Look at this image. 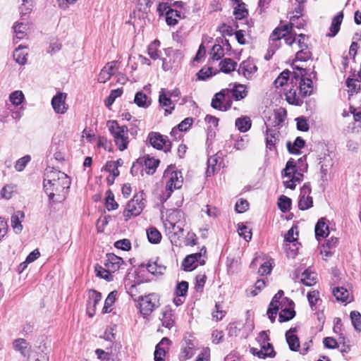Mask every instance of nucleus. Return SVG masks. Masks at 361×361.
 <instances>
[{
  "label": "nucleus",
  "instance_id": "4be33fe9",
  "mask_svg": "<svg viewBox=\"0 0 361 361\" xmlns=\"http://www.w3.org/2000/svg\"><path fill=\"white\" fill-rule=\"evenodd\" d=\"M293 77L295 79L296 82H298V81L299 82V90H300V94L305 97L310 94V93L312 92V80L310 79H307V82H306L305 79L304 78H302V76L300 77L295 73H294Z\"/></svg>",
  "mask_w": 361,
  "mask_h": 361
},
{
  "label": "nucleus",
  "instance_id": "49530a36",
  "mask_svg": "<svg viewBox=\"0 0 361 361\" xmlns=\"http://www.w3.org/2000/svg\"><path fill=\"white\" fill-rule=\"evenodd\" d=\"M161 320L162 325L168 329L173 327L175 323L174 315L171 310L164 312Z\"/></svg>",
  "mask_w": 361,
  "mask_h": 361
},
{
  "label": "nucleus",
  "instance_id": "e433bc0d",
  "mask_svg": "<svg viewBox=\"0 0 361 361\" xmlns=\"http://www.w3.org/2000/svg\"><path fill=\"white\" fill-rule=\"evenodd\" d=\"M169 342L170 341L169 338H163L160 343L157 344L154 351V361H164L166 350L161 347V345H163L164 343L169 344Z\"/></svg>",
  "mask_w": 361,
  "mask_h": 361
},
{
  "label": "nucleus",
  "instance_id": "7c9ffc66",
  "mask_svg": "<svg viewBox=\"0 0 361 361\" xmlns=\"http://www.w3.org/2000/svg\"><path fill=\"white\" fill-rule=\"evenodd\" d=\"M88 296L87 309H92L94 312L97 303L102 300V294L96 290L91 289L89 290Z\"/></svg>",
  "mask_w": 361,
  "mask_h": 361
},
{
  "label": "nucleus",
  "instance_id": "7ed1b4c3",
  "mask_svg": "<svg viewBox=\"0 0 361 361\" xmlns=\"http://www.w3.org/2000/svg\"><path fill=\"white\" fill-rule=\"evenodd\" d=\"M163 180L166 183V190L161 195L160 200L161 202H166L174 190L181 188L183 178L181 172L175 170V168L171 166L164 171Z\"/></svg>",
  "mask_w": 361,
  "mask_h": 361
},
{
  "label": "nucleus",
  "instance_id": "6ab92c4d",
  "mask_svg": "<svg viewBox=\"0 0 361 361\" xmlns=\"http://www.w3.org/2000/svg\"><path fill=\"white\" fill-rule=\"evenodd\" d=\"M260 347L261 348L259 350L255 348H252L250 350L251 353L259 358L275 357L276 353L271 344L260 345Z\"/></svg>",
  "mask_w": 361,
  "mask_h": 361
},
{
  "label": "nucleus",
  "instance_id": "13d9d810",
  "mask_svg": "<svg viewBox=\"0 0 361 361\" xmlns=\"http://www.w3.org/2000/svg\"><path fill=\"white\" fill-rule=\"evenodd\" d=\"M346 86L349 88L348 92L351 94H356L360 90V85L357 79L348 78L346 80Z\"/></svg>",
  "mask_w": 361,
  "mask_h": 361
},
{
  "label": "nucleus",
  "instance_id": "de8ad7c7",
  "mask_svg": "<svg viewBox=\"0 0 361 361\" xmlns=\"http://www.w3.org/2000/svg\"><path fill=\"white\" fill-rule=\"evenodd\" d=\"M302 283L307 286H311L316 283L315 274L310 271L308 269L304 271L302 274Z\"/></svg>",
  "mask_w": 361,
  "mask_h": 361
},
{
  "label": "nucleus",
  "instance_id": "4468645a",
  "mask_svg": "<svg viewBox=\"0 0 361 361\" xmlns=\"http://www.w3.org/2000/svg\"><path fill=\"white\" fill-rule=\"evenodd\" d=\"M293 23L285 24L274 30L269 37V43L277 45L278 42L289 34L292 30Z\"/></svg>",
  "mask_w": 361,
  "mask_h": 361
},
{
  "label": "nucleus",
  "instance_id": "412c9836",
  "mask_svg": "<svg viewBox=\"0 0 361 361\" xmlns=\"http://www.w3.org/2000/svg\"><path fill=\"white\" fill-rule=\"evenodd\" d=\"M338 241L339 240H338V238L331 237L322 245V249L321 250V254L326 257L332 256L335 252V249H336V246L338 244Z\"/></svg>",
  "mask_w": 361,
  "mask_h": 361
},
{
  "label": "nucleus",
  "instance_id": "79ce46f5",
  "mask_svg": "<svg viewBox=\"0 0 361 361\" xmlns=\"http://www.w3.org/2000/svg\"><path fill=\"white\" fill-rule=\"evenodd\" d=\"M147 236L149 242L152 244H157L161 240V233L155 227L147 230Z\"/></svg>",
  "mask_w": 361,
  "mask_h": 361
},
{
  "label": "nucleus",
  "instance_id": "37998d69",
  "mask_svg": "<svg viewBox=\"0 0 361 361\" xmlns=\"http://www.w3.org/2000/svg\"><path fill=\"white\" fill-rule=\"evenodd\" d=\"M27 54L24 51L23 48L20 45L13 51V59L20 65H24L27 62Z\"/></svg>",
  "mask_w": 361,
  "mask_h": 361
},
{
  "label": "nucleus",
  "instance_id": "4d7b16f0",
  "mask_svg": "<svg viewBox=\"0 0 361 361\" xmlns=\"http://www.w3.org/2000/svg\"><path fill=\"white\" fill-rule=\"evenodd\" d=\"M299 245L298 242L286 243L285 250L288 257L294 258L297 255Z\"/></svg>",
  "mask_w": 361,
  "mask_h": 361
},
{
  "label": "nucleus",
  "instance_id": "dca6fc26",
  "mask_svg": "<svg viewBox=\"0 0 361 361\" xmlns=\"http://www.w3.org/2000/svg\"><path fill=\"white\" fill-rule=\"evenodd\" d=\"M257 68L254 61L250 59L243 61L239 66L238 73L247 79L252 78V75L257 71Z\"/></svg>",
  "mask_w": 361,
  "mask_h": 361
},
{
  "label": "nucleus",
  "instance_id": "0e129e2a",
  "mask_svg": "<svg viewBox=\"0 0 361 361\" xmlns=\"http://www.w3.org/2000/svg\"><path fill=\"white\" fill-rule=\"evenodd\" d=\"M233 15L238 20H241L248 15L247 10L245 8V4L242 3L234 8Z\"/></svg>",
  "mask_w": 361,
  "mask_h": 361
},
{
  "label": "nucleus",
  "instance_id": "f03ea898",
  "mask_svg": "<svg viewBox=\"0 0 361 361\" xmlns=\"http://www.w3.org/2000/svg\"><path fill=\"white\" fill-rule=\"evenodd\" d=\"M307 169L306 155L301 157L297 161L290 158L281 171L282 178H287L283 181V185L286 188L295 190L297 184L303 180L304 173L307 171Z\"/></svg>",
  "mask_w": 361,
  "mask_h": 361
},
{
  "label": "nucleus",
  "instance_id": "a19ab883",
  "mask_svg": "<svg viewBox=\"0 0 361 361\" xmlns=\"http://www.w3.org/2000/svg\"><path fill=\"white\" fill-rule=\"evenodd\" d=\"M219 66L222 72L229 73L235 69L237 63L230 58H226L221 61Z\"/></svg>",
  "mask_w": 361,
  "mask_h": 361
},
{
  "label": "nucleus",
  "instance_id": "c756f323",
  "mask_svg": "<svg viewBox=\"0 0 361 361\" xmlns=\"http://www.w3.org/2000/svg\"><path fill=\"white\" fill-rule=\"evenodd\" d=\"M305 145V141L301 137H297L293 144L290 142L286 144L289 153L293 154H300V149L303 148Z\"/></svg>",
  "mask_w": 361,
  "mask_h": 361
},
{
  "label": "nucleus",
  "instance_id": "f704fd0d",
  "mask_svg": "<svg viewBox=\"0 0 361 361\" xmlns=\"http://www.w3.org/2000/svg\"><path fill=\"white\" fill-rule=\"evenodd\" d=\"M219 157L217 154L210 157L207 160V169L206 171L207 176H211L219 169L218 166Z\"/></svg>",
  "mask_w": 361,
  "mask_h": 361
},
{
  "label": "nucleus",
  "instance_id": "c85d7f7f",
  "mask_svg": "<svg viewBox=\"0 0 361 361\" xmlns=\"http://www.w3.org/2000/svg\"><path fill=\"white\" fill-rule=\"evenodd\" d=\"M184 17V15L180 11L171 8L168 11L167 15L165 16L166 23L169 26H175L178 24L179 20Z\"/></svg>",
  "mask_w": 361,
  "mask_h": 361
},
{
  "label": "nucleus",
  "instance_id": "6e6d98bb",
  "mask_svg": "<svg viewBox=\"0 0 361 361\" xmlns=\"http://www.w3.org/2000/svg\"><path fill=\"white\" fill-rule=\"evenodd\" d=\"M238 232L240 237H243L247 242H249L252 238V231L247 226L243 224H239Z\"/></svg>",
  "mask_w": 361,
  "mask_h": 361
},
{
  "label": "nucleus",
  "instance_id": "052dcab7",
  "mask_svg": "<svg viewBox=\"0 0 361 361\" xmlns=\"http://www.w3.org/2000/svg\"><path fill=\"white\" fill-rule=\"evenodd\" d=\"M212 59L214 61L220 60L224 56V50L221 45L214 44L212 49Z\"/></svg>",
  "mask_w": 361,
  "mask_h": 361
},
{
  "label": "nucleus",
  "instance_id": "39448f33",
  "mask_svg": "<svg viewBox=\"0 0 361 361\" xmlns=\"http://www.w3.org/2000/svg\"><path fill=\"white\" fill-rule=\"evenodd\" d=\"M146 200L145 195L143 192H140L135 194L133 199H131L123 212L124 217L126 220L133 216L140 215L144 208L145 207Z\"/></svg>",
  "mask_w": 361,
  "mask_h": 361
},
{
  "label": "nucleus",
  "instance_id": "09e8293b",
  "mask_svg": "<svg viewBox=\"0 0 361 361\" xmlns=\"http://www.w3.org/2000/svg\"><path fill=\"white\" fill-rule=\"evenodd\" d=\"M291 204V199L285 195L280 196L278 200V207L283 213L290 210Z\"/></svg>",
  "mask_w": 361,
  "mask_h": 361
},
{
  "label": "nucleus",
  "instance_id": "9d476101",
  "mask_svg": "<svg viewBox=\"0 0 361 361\" xmlns=\"http://www.w3.org/2000/svg\"><path fill=\"white\" fill-rule=\"evenodd\" d=\"M287 116L286 110L283 108H279L274 111V112L266 119L264 125L266 129H280L285 121Z\"/></svg>",
  "mask_w": 361,
  "mask_h": 361
},
{
  "label": "nucleus",
  "instance_id": "2eb2a0df",
  "mask_svg": "<svg viewBox=\"0 0 361 361\" xmlns=\"http://www.w3.org/2000/svg\"><path fill=\"white\" fill-rule=\"evenodd\" d=\"M118 61H112L106 64V66L101 70L97 80L99 82L104 83L115 73V71L118 70Z\"/></svg>",
  "mask_w": 361,
  "mask_h": 361
},
{
  "label": "nucleus",
  "instance_id": "680f3d73",
  "mask_svg": "<svg viewBox=\"0 0 361 361\" xmlns=\"http://www.w3.org/2000/svg\"><path fill=\"white\" fill-rule=\"evenodd\" d=\"M193 256L188 255L182 262L183 269L187 271H192L197 267V264L194 262Z\"/></svg>",
  "mask_w": 361,
  "mask_h": 361
},
{
  "label": "nucleus",
  "instance_id": "774afa93",
  "mask_svg": "<svg viewBox=\"0 0 361 361\" xmlns=\"http://www.w3.org/2000/svg\"><path fill=\"white\" fill-rule=\"evenodd\" d=\"M312 57V52L310 49H300L295 54V59L300 61H307Z\"/></svg>",
  "mask_w": 361,
  "mask_h": 361
},
{
  "label": "nucleus",
  "instance_id": "c9c22d12",
  "mask_svg": "<svg viewBox=\"0 0 361 361\" xmlns=\"http://www.w3.org/2000/svg\"><path fill=\"white\" fill-rule=\"evenodd\" d=\"M159 161L152 157H147L144 161L143 170L147 174H153L157 166H159Z\"/></svg>",
  "mask_w": 361,
  "mask_h": 361
},
{
  "label": "nucleus",
  "instance_id": "bb28decb",
  "mask_svg": "<svg viewBox=\"0 0 361 361\" xmlns=\"http://www.w3.org/2000/svg\"><path fill=\"white\" fill-rule=\"evenodd\" d=\"M25 214L21 211L16 212L11 217V225L16 233H19L23 230L22 220Z\"/></svg>",
  "mask_w": 361,
  "mask_h": 361
},
{
  "label": "nucleus",
  "instance_id": "5fc2aeb1",
  "mask_svg": "<svg viewBox=\"0 0 361 361\" xmlns=\"http://www.w3.org/2000/svg\"><path fill=\"white\" fill-rule=\"evenodd\" d=\"M32 10V4L22 3L20 6V20L23 21H27L29 15Z\"/></svg>",
  "mask_w": 361,
  "mask_h": 361
},
{
  "label": "nucleus",
  "instance_id": "a211bd4d",
  "mask_svg": "<svg viewBox=\"0 0 361 361\" xmlns=\"http://www.w3.org/2000/svg\"><path fill=\"white\" fill-rule=\"evenodd\" d=\"M159 102L160 106L164 109V114L167 116L171 114L174 110L175 104L173 103L171 98L165 94V89H161L159 95Z\"/></svg>",
  "mask_w": 361,
  "mask_h": 361
},
{
  "label": "nucleus",
  "instance_id": "e2e57ef3",
  "mask_svg": "<svg viewBox=\"0 0 361 361\" xmlns=\"http://www.w3.org/2000/svg\"><path fill=\"white\" fill-rule=\"evenodd\" d=\"M24 94L22 91L16 90L10 94L9 99L11 102L16 106L20 105L24 100Z\"/></svg>",
  "mask_w": 361,
  "mask_h": 361
},
{
  "label": "nucleus",
  "instance_id": "393cba45",
  "mask_svg": "<svg viewBox=\"0 0 361 361\" xmlns=\"http://www.w3.org/2000/svg\"><path fill=\"white\" fill-rule=\"evenodd\" d=\"M13 348L20 352L23 357L29 355L30 345L24 338H17L13 342Z\"/></svg>",
  "mask_w": 361,
  "mask_h": 361
},
{
  "label": "nucleus",
  "instance_id": "f3484780",
  "mask_svg": "<svg viewBox=\"0 0 361 361\" xmlns=\"http://www.w3.org/2000/svg\"><path fill=\"white\" fill-rule=\"evenodd\" d=\"M123 263V259L114 253L106 254L104 266L113 273L118 271Z\"/></svg>",
  "mask_w": 361,
  "mask_h": 361
},
{
  "label": "nucleus",
  "instance_id": "0eeeda50",
  "mask_svg": "<svg viewBox=\"0 0 361 361\" xmlns=\"http://www.w3.org/2000/svg\"><path fill=\"white\" fill-rule=\"evenodd\" d=\"M232 103L230 88H225L214 94L211 106L219 111H226L231 109Z\"/></svg>",
  "mask_w": 361,
  "mask_h": 361
},
{
  "label": "nucleus",
  "instance_id": "423d86ee",
  "mask_svg": "<svg viewBox=\"0 0 361 361\" xmlns=\"http://www.w3.org/2000/svg\"><path fill=\"white\" fill-rule=\"evenodd\" d=\"M184 213L179 209L173 210L169 215L167 222L165 224L166 229L169 230V233H172L175 237H180L183 233V219Z\"/></svg>",
  "mask_w": 361,
  "mask_h": 361
},
{
  "label": "nucleus",
  "instance_id": "473e14b6",
  "mask_svg": "<svg viewBox=\"0 0 361 361\" xmlns=\"http://www.w3.org/2000/svg\"><path fill=\"white\" fill-rule=\"evenodd\" d=\"M29 27L28 21H23L17 23L13 26L16 38L22 39L26 36V31Z\"/></svg>",
  "mask_w": 361,
  "mask_h": 361
},
{
  "label": "nucleus",
  "instance_id": "b1692460",
  "mask_svg": "<svg viewBox=\"0 0 361 361\" xmlns=\"http://www.w3.org/2000/svg\"><path fill=\"white\" fill-rule=\"evenodd\" d=\"M230 91L231 98H233L235 101L241 100L247 95V87L245 85L235 83Z\"/></svg>",
  "mask_w": 361,
  "mask_h": 361
},
{
  "label": "nucleus",
  "instance_id": "f257e3e1",
  "mask_svg": "<svg viewBox=\"0 0 361 361\" xmlns=\"http://www.w3.org/2000/svg\"><path fill=\"white\" fill-rule=\"evenodd\" d=\"M44 176L43 185L49 201L61 202L64 200L71 185L69 177L56 169L47 170Z\"/></svg>",
  "mask_w": 361,
  "mask_h": 361
},
{
  "label": "nucleus",
  "instance_id": "6e6552de",
  "mask_svg": "<svg viewBox=\"0 0 361 361\" xmlns=\"http://www.w3.org/2000/svg\"><path fill=\"white\" fill-rule=\"evenodd\" d=\"M147 141L152 147L158 150H164L165 152L171 151V141L166 136L158 132H150L147 136Z\"/></svg>",
  "mask_w": 361,
  "mask_h": 361
},
{
  "label": "nucleus",
  "instance_id": "603ef678",
  "mask_svg": "<svg viewBox=\"0 0 361 361\" xmlns=\"http://www.w3.org/2000/svg\"><path fill=\"white\" fill-rule=\"evenodd\" d=\"M290 71L285 70L277 77L274 81V85L276 88L283 86L288 81L290 77Z\"/></svg>",
  "mask_w": 361,
  "mask_h": 361
},
{
  "label": "nucleus",
  "instance_id": "aec40b11",
  "mask_svg": "<svg viewBox=\"0 0 361 361\" xmlns=\"http://www.w3.org/2000/svg\"><path fill=\"white\" fill-rule=\"evenodd\" d=\"M296 331L295 328H291L286 332V339L291 351H298L300 348L299 338L294 334Z\"/></svg>",
  "mask_w": 361,
  "mask_h": 361
},
{
  "label": "nucleus",
  "instance_id": "72a5a7b5",
  "mask_svg": "<svg viewBox=\"0 0 361 361\" xmlns=\"http://www.w3.org/2000/svg\"><path fill=\"white\" fill-rule=\"evenodd\" d=\"M192 123H193L192 118L188 117V118H185L176 127H174L172 129V130L171 132V135L175 137L178 131H180V132L187 131L190 128V126L192 125Z\"/></svg>",
  "mask_w": 361,
  "mask_h": 361
},
{
  "label": "nucleus",
  "instance_id": "9b49d317",
  "mask_svg": "<svg viewBox=\"0 0 361 361\" xmlns=\"http://www.w3.org/2000/svg\"><path fill=\"white\" fill-rule=\"evenodd\" d=\"M166 56L162 59V68L165 71H170L179 66L181 61V53L179 50L172 48L166 49Z\"/></svg>",
  "mask_w": 361,
  "mask_h": 361
},
{
  "label": "nucleus",
  "instance_id": "ddd939ff",
  "mask_svg": "<svg viewBox=\"0 0 361 361\" xmlns=\"http://www.w3.org/2000/svg\"><path fill=\"white\" fill-rule=\"evenodd\" d=\"M66 98L67 94L61 92L53 97L51 104L55 113L64 114L67 111L68 106L66 103Z\"/></svg>",
  "mask_w": 361,
  "mask_h": 361
},
{
  "label": "nucleus",
  "instance_id": "58836bf2",
  "mask_svg": "<svg viewBox=\"0 0 361 361\" xmlns=\"http://www.w3.org/2000/svg\"><path fill=\"white\" fill-rule=\"evenodd\" d=\"M195 354L194 345L190 341L188 345L181 348L180 353L179 355V360L180 361H185L191 358Z\"/></svg>",
  "mask_w": 361,
  "mask_h": 361
},
{
  "label": "nucleus",
  "instance_id": "69168bd1",
  "mask_svg": "<svg viewBox=\"0 0 361 361\" xmlns=\"http://www.w3.org/2000/svg\"><path fill=\"white\" fill-rule=\"evenodd\" d=\"M188 290V283L185 281H182L178 283L176 288V295L178 297H185L187 295Z\"/></svg>",
  "mask_w": 361,
  "mask_h": 361
},
{
  "label": "nucleus",
  "instance_id": "864d4df0",
  "mask_svg": "<svg viewBox=\"0 0 361 361\" xmlns=\"http://www.w3.org/2000/svg\"><path fill=\"white\" fill-rule=\"evenodd\" d=\"M106 207L110 210H115L118 208V204L114 200V196L111 190H109L106 192Z\"/></svg>",
  "mask_w": 361,
  "mask_h": 361
},
{
  "label": "nucleus",
  "instance_id": "f8f14e48",
  "mask_svg": "<svg viewBox=\"0 0 361 361\" xmlns=\"http://www.w3.org/2000/svg\"><path fill=\"white\" fill-rule=\"evenodd\" d=\"M283 300H286V305L283 303L280 306L281 310L279 314V321L281 323L288 322L295 316L293 301L289 298H283Z\"/></svg>",
  "mask_w": 361,
  "mask_h": 361
},
{
  "label": "nucleus",
  "instance_id": "cd10ccee",
  "mask_svg": "<svg viewBox=\"0 0 361 361\" xmlns=\"http://www.w3.org/2000/svg\"><path fill=\"white\" fill-rule=\"evenodd\" d=\"M343 18V12L338 13L336 16H335L331 21V25L330 26L329 30L330 32L326 34V36L333 37L337 35L338 31L340 30L341 25Z\"/></svg>",
  "mask_w": 361,
  "mask_h": 361
},
{
  "label": "nucleus",
  "instance_id": "8fccbe9b",
  "mask_svg": "<svg viewBox=\"0 0 361 361\" xmlns=\"http://www.w3.org/2000/svg\"><path fill=\"white\" fill-rule=\"evenodd\" d=\"M147 96L142 92H138L135 94L134 102L139 106L147 108L149 106L150 102H147Z\"/></svg>",
  "mask_w": 361,
  "mask_h": 361
},
{
  "label": "nucleus",
  "instance_id": "3c124183",
  "mask_svg": "<svg viewBox=\"0 0 361 361\" xmlns=\"http://www.w3.org/2000/svg\"><path fill=\"white\" fill-rule=\"evenodd\" d=\"M313 206V199L312 197L299 196L298 208L300 210H307Z\"/></svg>",
  "mask_w": 361,
  "mask_h": 361
},
{
  "label": "nucleus",
  "instance_id": "20e7f679",
  "mask_svg": "<svg viewBox=\"0 0 361 361\" xmlns=\"http://www.w3.org/2000/svg\"><path fill=\"white\" fill-rule=\"evenodd\" d=\"M106 126L117 148L120 151L126 149L129 144L128 127L126 126H120L114 120L108 121Z\"/></svg>",
  "mask_w": 361,
  "mask_h": 361
},
{
  "label": "nucleus",
  "instance_id": "1a4fd4ad",
  "mask_svg": "<svg viewBox=\"0 0 361 361\" xmlns=\"http://www.w3.org/2000/svg\"><path fill=\"white\" fill-rule=\"evenodd\" d=\"M159 305L158 295L155 293H151L141 297L139 302L140 312L144 317H146L151 314Z\"/></svg>",
  "mask_w": 361,
  "mask_h": 361
},
{
  "label": "nucleus",
  "instance_id": "5701e85b",
  "mask_svg": "<svg viewBox=\"0 0 361 361\" xmlns=\"http://www.w3.org/2000/svg\"><path fill=\"white\" fill-rule=\"evenodd\" d=\"M266 147L272 150L279 141V132L276 129H266Z\"/></svg>",
  "mask_w": 361,
  "mask_h": 361
},
{
  "label": "nucleus",
  "instance_id": "2f4dec72",
  "mask_svg": "<svg viewBox=\"0 0 361 361\" xmlns=\"http://www.w3.org/2000/svg\"><path fill=\"white\" fill-rule=\"evenodd\" d=\"M235 127L241 133L248 131L252 126V121L250 117L245 116L238 118L235 122Z\"/></svg>",
  "mask_w": 361,
  "mask_h": 361
},
{
  "label": "nucleus",
  "instance_id": "338daca9",
  "mask_svg": "<svg viewBox=\"0 0 361 361\" xmlns=\"http://www.w3.org/2000/svg\"><path fill=\"white\" fill-rule=\"evenodd\" d=\"M284 293L283 290H279L277 293L275 294L274 298H272L269 305L270 306H281L282 304L286 305V300H283Z\"/></svg>",
  "mask_w": 361,
  "mask_h": 361
},
{
  "label": "nucleus",
  "instance_id": "a18cd8bd",
  "mask_svg": "<svg viewBox=\"0 0 361 361\" xmlns=\"http://www.w3.org/2000/svg\"><path fill=\"white\" fill-rule=\"evenodd\" d=\"M333 294L338 301L347 302L349 291L343 287H336L333 290Z\"/></svg>",
  "mask_w": 361,
  "mask_h": 361
},
{
  "label": "nucleus",
  "instance_id": "c03bdc74",
  "mask_svg": "<svg viewBox=\"0 0 361 361\" xmlns=\"http://www.w3.org/2000/svg\"><path fill=\"white\" fill-rule=\"evenodd\" d=\"M117 295V291L114 290L111 291L106 298L104 301V305L102 310L103 313H109L111 312L112 310V305L116 301V298Z\"/></svg>",
  "mask_w": 361,
  "mask_h": 361
},
{
  "label": "nucleus",
  "instance_id": "4c0bfd02",
  "mask_svg": "<svg viewBox=\"0 0 361 361\" xmlns=\"http://www.w3.org/2000/svg\"><path fill=\"white\" fill-rule=\"evenodd\" d=\"M94 271L97 276L103 279L106 281H113V276L111 274L113 272L109 270V269H105L99 264H96L94 267Z\"/></svg>",
  "mask_w": 361,
  "mask_h": 361
},
{
  "label": "nucleus",
  "instance_id": "ea45409f",
  "mask_svg": "<svg viewBox=\"0 0 361 361\" xmlns=\"http://www.w3.org/2000/svg\"><path fill=\"white\" fill-rule=\"evenodd\" d=\"M147 269L153 275H162L166 270V267L159 264L157 261H149L147 265Z\"/></svg>",
  "mask_w": 361,
  "mask_h": 361
},
{
  "label": "nucleus",
  "instance_id": "a878e982",
  "mask_svg": "<svg viewBox=\"0 0 361 361\" xmlns=\"http://www.w3.org/2000/svg\"><path fill=\"white\" fill-rule=\"evenodd\" d=\"M315 237L317 240H319V238H325L329 234V226L326 225V219L321 218L317 221L315 228Z\"/></svg>",
  "mask_w": 361,
  "mask_h": 361
},
{
  "label": "nucleus",
  "instance_id": "bf43d9fd",
  "mask_svg": "<svg viewBox=\"0 0 361 361\" xmlns=\"http://www.w3.org/2000/svg\"><path fill=\"white\" fill-rule=\"evenodd\" d=\"M352 324L355 329L359 332L361 331V314L357 311H352L350 314Z\"/></svg>",
  "mask_w": 361,
  "mask_h": 361
}]
</instances>
